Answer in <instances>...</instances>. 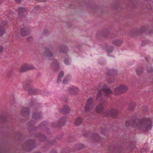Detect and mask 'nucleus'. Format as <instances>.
<instances>
[{"label":"nucleus","instance_id":"nucleus-15","mask_svg":"<svg viewBox=\"0 0 153 153\" xmlns=\"http://www.w3.org/2000/svg\"><path fill=\"white\" fill-rule=\"evenodd\" d=\"M41 117V115L40 113H34L33 115V117L35 119H39Z\"/></svg>","mask_w":153,"mask_h":153},{"label":"nucleus","instance_id":"nucleus-30","mask_svg":"<svg viewBox=\"0 0 153 153\" xmlns=\"http://www.w3.org/2000/svg\"><path fill=\"white\" fill-rule=\"evenodd\" d=\"M15 1L17 3H19L22 1V0H15Z\"/></svg>","mask_w":153,"mask_h":153},{"label":"nucleus","instance_id":"nucleus-25","mask_svg":"<svg viewBox=\"0 0 153 153\" xmlns=\"http://www.w3.org/2000/svg\"><path fill=\"white\" fill-rule=\"evenodd\" d=\"M64 63L66 65H68L70 63V62L68 59L66 58L64 60Z\"/></svg>","mask_w":153,"mask_h":153},{"label":"nucleus","instance_id":"nucleus-13","mask_svg":"<svg viewBox=\"0 0 153 153\" xmlns=\"http://www.w3.org/2000/svg\"><path fill=\"white\" fill-rule=\"evenodd\" d=\"M52 66L56 70H58L59 68V65L57 61L54 60L53 61Z\"/></svg>","mask_w":153,"mask_h":153},{"label":"nucleus","instance_id":"nucleus-19","mask_svg":"<svg viewBox=\"0 0 153 153\" xmlns=\"http://www.w3.org/2000/svg\"><path fill=\"white\" fill-rule=\"evenodd\" d=\"M113 43L116 45L120 46L122 43V41L119 40H116L113 42Z\"/></svg>","mask_w":153,"mask_h":153},{"label":"nucleus","instance_id":"nucleus-14","mask_svg":"<svg viewBox=\"0 0 153 153\" xmlns=\"http://www.w3.org/2000/svg\"><path fill=\"white\" fill-rule=\"evenodd\" d=\"M82 122V118L80 117H78L75 120L74 123L75 125L78 126Z\"/></svg>","mask_w":153,"mask_h":153},{"label":"nucleus","instance_id":"nucleus-10","mask_svg":"<svg viewBox=\"0 0 153 153\" xmlns=\"http://www.w3.org/2000/svg\"><path fill=\"white\" fill-rule=\"evenodd\" d=\"M7 23V21H5L3 22H2L1 25H0V36H2L4 33V26Z\"/></svg>","mask_w":153,"mask_h":153},{"label":"nucleus","instance_id":"nucleus-28","mask_svg":"<svg viewBox=\"0 0 153 153\" xmlns=\"http://www.w3.org/2000/svg\"><path fill=\"white\" fill-rule=\"evenodd\" d=\"M3 48L2 46L0 45V53H2L3 51Z\"/></svg>","mask_w":153,"mask_h":153},{"label":"nucleus","instance_id":"nucleus-2","mask_svg":"<svg viewBox=\"0 0 153 153\" xmlns=\"http://www.w3.org/2000/svg\"><path fill=\"white\" fill-rule=\"evenodd\" d=\"M112 94V91L110 89L108 88L105 85L104 86L98 91L97 94L96 100H100V102L97 106L96 108V111L97 113H100L101 112L103 109V105L105 104V101L102 99V95H104V97L108 98L110 97Z\"/></svg>","mask_w":153,"mask_h":153},{"label":"nucleus","instance_id":"nucleus-29","mask_svg":"<svg viewBox=\"0 0 153 153\" xmlns=\"http://www.w3.org/2000/svg\"><path fill=\"white\" fill-rule=\"evenodd\" d=\"M65 120L64 118L63 119V120H62V119L61 120L60 122H59L60 123H59V125H60V124L62 123V122L64 123L65 122Z\"/></svg>","mask_w":153,"mask_h":153},{"label":"nucleus","instance_id":"nucleus-7","mask_svg":"<svg viewBox=\"0 0 153 153\" xmlns=\"http://www.w3.org/2000/svg\"><path fill=\"white\" fill-rule=\"evenodd\" d=\"M33 67L31 65L28 64H25L22 65L20 69L21 72H24L27 70L32 69Z\"/></svg>","mask_w":153,"mask_h":153},{"label":"nucleus","instance_id":"nucleus-21","mask_svg":"<svg viewBox=\"0 0 153 153\" xmlns=\"http://www.w3.org/2000/svg\"><path fill=\"white\" fill-rule=\"evenodd\" d=\"M135 106V104L134 102H132L129 104L128 106L129 109L130 110L133 109Z\"/></svg>","mask_w":153,"mask_h":153},{"label":"nucleus","instance_id":"nucleus-20","mask_svg":"<svg viewBox=\"0 0 153 153\" xmlns=\"http://www.w3.org/2000/svg\"><path fill=\"white\" fill-rule=\"evenodd\" d=\"M60 51L61 52H63L64 53H66V51L65 50H67V48L65 47L64 46H62L60 48Z\"/></svg>","mask_w":153,"mask_h":153},{"label":"nucleus","instance_id":"nucleus-11","mask_svg":"<svg viewBox=\"0 0 153 153\" xmlns=\"http://www.w3.org/2000/svg\"><path fill=\"white\" fill-rule=\"evenodd\" d=\"M18 13L19 16L20 17H21L26 13V10L25 8L22 7L20 8L18 10Z\"/></svg>","mask_w":153,"mask_h":153},{"label":"nucleus","instance_id":"nucleus-9","mask_svg":"<svg viewBox=\"0 0 153 153\" xmlns=\"http://www.w3.org/2000/svg\"><path fill=\"white\" fill-rule=\"evenodd\" d=\"M20 33L22 36H26L29 34V30L27 28H22L21 29Z\"/></svg>","mask_w":153,"mask_h":153},{"label":"nucleus","instance_id":"nucleus-26","mask_svg":"<svg viewBox=\"0 0 153 153\" xmlns=\"http://www.w3.org/2000/svg\"><path fill=\"white\" fill-rule=\"evenodd\" d=\"M13 14V11H11L9 13V14L7 15V16L9 17H10V16L11 17Z\"/></svg>","mask_w":153,"mask_h":153},{"label":"nucleus","instance_id":"nucleus-5","mask_svg":"<svg viewBox=\"0 0 153 153\" xmlns=\"http://www.w3.org/2000/svg\"><path fill=\"white\" fill-rule=\"evenodd\" d=\"M118 111L117 109H112L105 112L104 114L105 116H110L113 118L117 117Z\"/></svg>","mask_w":153,"mask_h":153},{"label":"nucleus","instance_id":"nucleus-27","mask_svg":"<svg viewBox=\"0 0 153 153\" xmlns=\"http://www.w3.org/2000/svg\"><path fill=\"white\" fill-rule=\"evenodd\" d=\"M136 72L137 74H140V73L142 72V71L140 69V70L139 71L138 69H137L136 71Z\"/></svg>","mask_w":153,"mask_h":153},{"label":"nucleus","instance_id":"nucleus-12","mask_svg":"<svg viewBox=\"0 0 153 153\" xmlns=\"http://www.w3.org/2000/svg\"><path fill=\"white\" fill-rule=\"evenodd\" d=\"M70 111V109L67 105H65L62 109L60 110L61 113H64L65 114L68 113Z\"/></svg>","mask_w":153,"mask_h":153},{"label":"nucleus","instance_id":"nucleus-3","mask_svg":"<svg viewBox=\"0 0 153 153\" xmlns=\"http://www.w3.org/2000/svg\"><path fill=\"white\" fill-rule=\"evenodd\" d=\"M94 100V98L92 97H90L87 100L84 108L85 112H88L93 109L94 107L92 103Z\"/></svg>","mask_w":153,"mask_h":153},{"label":"nucleus","instance_id":"nucleus-35","mask_svg":"<svg viewBox=\"0 0 153 153\" xmlns=\"http://www.w3.org/2000/svg\"><path fill=\"white\" fill-rule=\"evenodd\" d=\"M25 85H24V88H25V89H27V88H26V87H25Z\"/></svg>","mask_w":153,"mask_h":153},{"label":"nucleus","instance_id":"nucleus-16","mask_svg":"<svg viewBox=\"0 0 153 153\" xmlns=\"http://www.w3.org/2000/svg\"><path fill=\"white\" fill-rule=\"evenodd\" d=\"M93 139L95 141L99 142L100 139V137L97 134H94L93 135Z\"/></svg>","mask_w":153,"mask_h":153},{"label":"nucleus","instance_id":"nucleus-36","mask_svg":"<svg viewBox=\"0 0 153 153\" xmlns=\"http://www.w3.org/2000/svg\"><path fill=\"white\" fill-rule=\"evenodd\" d=\"M152 153H153V151L152 152Z\"/></svg>","mask_w":153,"mask_h":153},{"label":"nucleus","instance_id":"nucleus-31","mask_svg":"<svg viewBox=\"0 0 153 153\" xmlns=\"http://www.w3.org/2000/svg\"><path fill=\"white\" fill-rule=\"evenodd\" d=\"M36 1H40V2H42V1H45L46 0H36Z\"/></svg>","mask_w":153,"mask_h":153},{"label":"nucleus","instance_id":"nucleus-24","mask_svg":"<svg viewBox=\"0 0 153 153\" xmlns=\"http://www.w3.org/2000/svg\"><path fill=\"white\" fill-rule=\"evenodd\" d=\"M77 150H79L80 149H82L84 148V145L83 144H79L77 145Z\"/></svg>","mask_w":153,"mask_h":153},{"label":"nucleus","instance_id":"nucleus-34","mask_svg":"<svg viewBox=\"0 0 153 153\" xmlns=\"http://www.w3.org/2000/svg\"><path fill=\"white\" fill-rule=\"evenodd\" d=\"M54 123H53L52 124V126L53 127H57V126H58V125H53Z\"/></svg>","mask_w":153,"mask_h":153},{"label":"nucleus","instance_id":"nucleus-38","mask_svg":"<svg viewBox=\"0 0 153 153\" xmlns=\"http://www.w3.org/2000/svg\"><path fill=\"white\" fill-rule=\"evenodd\" d=\"M0 1L1 2V1H2V0H0Z\"/></svg>","mask_w":153,"mask_h":153},{"label":"nucleus","instance_id":"nucleus-18","mask_svg":"<svg viewBox=\"0 0 153 153\" xmlns=\"http://www.w3.org/2000/svg\"><path fill=\"white\" fill-rule=\"evenodd\" d=\"M45 55L48 57H52L53 56V54L48 50H46L44 54Z\"/></svg>","mask_w":153,"mask_h":153},{"label":"nucleus","instance_id":"nucleus-23","mask_svg":"<svg viewBox=\"0 0 153 153\" xmlns=\"http://www.w3.org/2000/svg\"><path fill=\"white\" fill-rule=\"evenodd\" d=\"M70 80V78L69 76H67L66 77L65 79H64L63 81V83L64 84H66L68 82L69 80Z\"/></svg>","mask_w":153,"mask_h":153},{"label":"nucleus","instance_id":"nucleus-1","mask_svg":"<svg viewBox=\"0 0 153 153\" xmlns=\"http://www.w3.org/2000/svg\"><path fill=\"white\" fill-rule=\"evenodd\" d=\"M125 126L126 127L131 126L132 128L146 132L151 129L152 123L149 118L144 117L139 121L136 120H127L125 122Z\"/></svg>","mask_w":153,"mask_h":153},{"label":"nucleus","instance_id":"nucleus-6","mask_svg":"<svg viewBox=\"0 0 153 153\" xmlns=\"http://www.w3.org/2000/svg\"><path fill=\"white\" fill-rule=\"evenodd\" d=\"M117 72V71L115 70L110 69L108 71L107 75L108 76L111 75L108 80V82L109 83H111L114 81L113 75L115 74Z\"/></svg>","mask_w":153,"mask_h":153},{"label":"nucleus","instance_id":"nucleus-37","mask_svg":"<svg viewBox=\"0 0 153 153\" xmlns=\"http://www.w3.org/2000/svg\"><path fill=\"white\" fill-rule=\"evenodd\" d=\"M27 86H29V85H27Z\"/></svg>","mask_w":153,"mask_h":153},{"label":"nucleus","instance_id":"nucleus-32","mask_svg":"<svg viewBox=\"0 0 153 153\" xmlns=\"http://www.w3.org/2000/svg\"><path fill=\"white\" fill-rule=\"evenodd\" d=\"M105 129L104 128H103V129H102L101 131H100V132L102 133H103V131H105Z\"/></svg>","mask_w":153,"mask_h":153},{"label":"nucleus","instance_id":"nucleus-22","mask_svg":"<svg viewBox=\"0 0 153 153\" xmlns=\"http://www.w3.org/2000/svg\"><path fill=\"white\" fill-rule=\"evenodd\" d=\"M64 74V73L63 71H61L59 73L58 76V82H59V81L60 80V79L63 76Z\"/></svg>","mask_w":153,"mask_h":153},{"label":"nucleus","instance_id":"nucleus-8","mask_svg":"<svg viewBox=\"0 0 153 153\" xmlns=\"http://www.w3.org/2000/svg\"><path fill=\"white\" fill-rule=\"evenodd\" d=\"M68 91L71 94H76L78 91V89L75 86H72L69 88Z\"/></svg>","mask_w":153,"mask_h":153},{"label":"nucleus","instance_id":"nucleus-33","mask_svg":"<svg viewBox=\"0 0 153 153\" xmlns=\"http://www.w3.org/2000/svg\"><path fill=\"white\" fill-rule=\"evenodd\" d=\"M152 71H153V69H151L150 71L148 70V72L149 73V72H152Z\"/></svg>","mask_w":153,"mask_h":153},{"label":"nucleus","instance_id":"nucleus-4","mask_svg":"<svg viewBox=\"0 0 153 153\" xmlns=\"http://www.w3.org/2000/svg\"><path fill=\"white\" fill-rule=\"evenodd\" d=\"M127 89L126 86L121 85L115 88L114 94L115 95H119L126 91Z\"/></svg>","mask_w":153,"mask_h":153},{"label":"nucleus","instance_id":"nucleus-17","mask_svg":"<svg viewBox=\"0 0 153 153\" xmlns=\"http://www.w3.org/2000/svg\"><path fill=\"white\" fill-rule=\"evenodd\" d=\"M29 113V109L27 108H23L21 110V114L22 115L28 114Z\"/></svg>","mask_w":153,"mask_h":153}]
</instances>
